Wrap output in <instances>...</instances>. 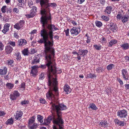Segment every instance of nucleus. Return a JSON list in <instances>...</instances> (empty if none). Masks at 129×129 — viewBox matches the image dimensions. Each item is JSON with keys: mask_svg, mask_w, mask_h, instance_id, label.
<instances>
[{"mask_svg": "<svg viewBox=\"0 0 129 129\" xmlns=\"http://www.w3.org/2000/svg\"><path fill=\"white\" fill-rule=\"evenodd\" d=\"M13 120L12 118H11L8 119L5 122V124L6 125H11L13 124Z\"/></svg>", "mask_w": 129, "mask_h": 129, "instance_id": "72a5a7b5", "label": "nucleus"}, {"mask_svg": "<svg viewBox=\"0 0 129 129\" xmlns=\"http://www.w3.org/2000/svg\"><path fill=\"white\" fill-rule=\"evenodd\" d=\"M10 26V24H5L4 27V29H3L2 31V32L4 34L6 33L9 30V28Z\"/></svg>", "mask_w": 129, "mask_h": 129, "instance_id": "4468645a", "label": "nucleus"}, {"mask_svg": "<svg viewBox=\"0 0 129 129\" xmlns=\"http://www.w3.org/2000/svg\"><path fill=\"white\" fill-rule=\"evenodd\" d=\"M40 36L42 37V39L38 40V42L39 43L44 44L45 50L44 52V55L46 58V63L45 64L41 65L39 68L43 69H45L47 66L49 71L48 75V85L49 88L53 87L55 83V86L57 85V82L56 79L53 77L51 73V71H52L53 68V63L52 61L55 55L54 50L52 47L53 45V38L51 39L49 38V36L47 35H43L42 34Z\"/></svg>", "mask_w": 129, "mask_h": 129, "instance_id": "f257e3e1", "label": "nucleus"}, {"mask_svg": "<svg viewBox=\"0 0 129 129\" xmlns=\"http://www.w3.org/2000/svg\"><path fill=\"white\" fill-rule=\"evenodd\" d=\"M122 74L123 78L126 80L128 79V75L127 71L126 69H123L122 71Z\"/></svg>", "mask_w": 129, "mask_h": 129, "instance_id": "ddd939ff", "label": "nucleus"}, {"mask_svg": "<svg viewBox=\"0 0 129 129\" xmlns=\"http://www.w3.org/2000/svg\"><path fill=\"white\" fill-rule=\"evenodd\" d=\"M129 18L128 15H124L121 18L122 21L123 23H125L127 21Z\"/></svg>", "mask_w": 129, "mask_h": 129, "instance_id": "4be33fe9", "label": "nucleus"}, {"mask_svg": "<svg viewBox=\"0 0 129 129\" xmlns=\"http://www.w3.org/2000/svg\"><path fill=\"white\" fill-rule=\"evenodd\" d=\"M55 83H54V86L53 87L50 88L49 90L47 93L46 95L47 98L48 100L51 101L50 104L52 109L56 111L57 118L54 120V121L56 124L59 125L60 127V125L61 124H63V122L62 118L61 113L59 111L66 109L67 108V107L65 105L62 104H57L55 103V95L57 96L58 95L57 85L55 86Z\"/></svg>", "mask_w": 129, "mask_h": 129, "instance_id": "7ed1b4c3", "label": "nucleus"}, {"mask_svg": "<svg viewBox=\"0 0 129 129\" xmlns=\"http://www.w3.org/2000/svg\"><path fill=\"white\" fill-rule=\"evenodd\" d=\"M101 40V42L103 44H104L106 42V39L104 37H103L101 39H100Z\"/></svg>", "mask_w": 129, "mask_h": 129, "instance_id": "3c124183", "label": "nucleus"}, {"mask_svg": "<svg viewBox=\"0 0 129 129\" xmlns=\"http://www.w3.org/2000/svg\"><path fill=\"white\" fill-rule=\"evenodd\" d=\"M112 9V7L111 6H107L104 12L106 14H110L111 13Z\"/></svg>", "mask_w": 129, "mask_h": 129, "instance_id": "f3484780", "label": "nucleus"}, {"mask_svg": "<svg viewBox=\"0 0 129 129\" xmlns=\"http://www.w3.org/2000/svg\"><path fill=\"white\" fill-rule=\"evenodd\" d=\"M36 52V50L34 49H30V51H29L30 54H33Z\"/></svg>", "mask_w": 129, "mask_h": 129, "instance_id": "4d7b16f0", "label": "nucleus"}, {"mask_svg": "<svg viewBox=\"0 0 129 129\" xmlns=\"http://www.w3.org/2000/svg\"><path fill=\"white\" fill-rule=\"evenodd\" d=\"M4 45L2 42H0V51H2L3 49Z\"/></svg>", "mask_w": 129, "mask_h": 129, "instance_id": "6e6d98bb", "label": "nucleus"}, {"mask_svg": "<svg viewBox=\"0 0 129 129\" xmlns=\"http://www.w3.org/2000/svg\"><path fill=\"white\" fill-rule=\"evenodd\" d=\"M8 44L11 46L14 47L15 46V42L11 41H9Z\"/></svg>", "mask_w": 129, "mask_h": 129, "instance_id": "c03bdc74", "label": "nucleus"}, {"mask_svg": "<svg viewBox=\"0 0 129 129\" xmlns=\"http://www.w3.org/2000/svg\"><path fill=\"white\" fill-rule=\"evenodd\" d=\"M64 89L65 92V93L67 94L70 93L71 91V89L68 85H65L64 87Z\"/></svg>", "mask_w": 129, "mask_h": 129, "instance_id": "dca6fc26", "label": "nucleus"}, {"mask_svg": "<svg viewBox=\"0 0 129 129\" xmlns=\"http://www.w3.org/2000/svg\"><path fill=\"white\" fill-rule=\"evenodd\" d=\"M96 75L94 74H92L91 73H89L87 75L86 77L87 78H95L96 77Z\"/></svg>", "mask_w": 129, "mask_h": 129, "instance_id": "c9c22d12", "label": "nucleus"}, {"mask_svg": "<svg viewBox=\"0 0 129 129\" xmlns=\"http://www.w3.org/2000/svg\"><path fill=\"white\" fill-rule=\"evenodd\" d=\"M7 9V7L6 6H4L1 8V11L3 13H5L6 12V10Z\"/></svg>", "mask_w": 129, "mask_h": 129, "instance_id": "09e8293b", "label": "nucleus"}, {"mask_svg": "<svg viewBox=\"0 0 129 129\" xmlns=\"http://www.w3.org/2000/svg\"><path fill=\"white\" fill-rule=\"evenodd\" d=\"M85 0H78V3L81 4Z\"/></svg>", "mask_w": 129, "mask_h": 129, "instance_id": "774afa93", "label": "nucleus"}, {"mask_svg": "<svg viewBox=\"0 0 129 129\" xmlns=\"http://www.w3.org/2000/svg\"><path fill=\"white\" fill-rule=\"evenodd\" d=\"M35 117L33 116L28 120V124L30 125L33 123L35 121Z\"/></svg>", "mask_w": 129, "mask_h": 129, "instance_id": "2f4dec72", "label": "nucleus"}, {"mask_svg": "<svg viewBox=\"0 0 129 129\" xmlns=\"http://www.w3.org/2000/svg\"><path fill=\"white\" fill-rule=\"evenodd\" d=\"M108 26L109 27V28L111 30L114 32L116 31L117 27L116 24H114L113 23H111L109 24Z\"/></svg>", "mask_w": 129, "mask_h": 129, "instance_id": "1a4fd4ad", "label": "nucleus"}, {"mask_svg": "<svg viewBox=\"0 0 129 129\" xmlns=\"http://www.w3.org/2000/svg\"><path fill=\"white\" fill-rule=\"evenodd\" d=\"M101 18L103 20L107 21H108L109 20V17L104 15L102 16Z\"/></svg>", "mask_w": 129, "mask_h": 129, "instance_id": "de8ad7c7", "label": "nucleus"}, {"mask_svg": "<svg viewBox=\"0 0 129 129\" xmlns=\"http://www.w3.org/2000/svg\"><path fill=\"white\" fill-rule=\"evenodd\" d=\"M36 13L33 11H30V13L28 14H26L25 16L27 18L33 17L35 15Z\"/></svg>", "mask_w": 129, "mask_h": 129, "instance_id": "5701e85b", "label": "nucleus"}, {"mask_svg": "<svg viewBox=\"0 0 129 129\" xmlns=\"http://www.w3.org/2000/svg\"><path fill=\"white\" fill-rule=\"evenodd\" d=\"M89 108H90L93 110H96L98 109V108L95 104L93 103H91L89 105Z\"/></svg>", "mask_w": 129, "mask_h": 129, "instance_id": "c756f323", "label": "nucleus"}, {"mask_svg": "<svg viewBox=\"0 0 129 129\" xmlns=\"http://www.w3.org/2000/svg\"><path fill=\"white\" fill-rule=\"evenodd\" d=\"M7 72V69L6 67H4L3 69H0V74L5 75Z\"/></svg>", "mask_w": 129, "mask_h": 129, "instance_id": "b1692460", "label": "nucleus"}, {"mask_svg": "<svg viewBox=\"0 0 129 129\" xmlns=\"http://www.w3.org/2000/svg\"><path fill=\"white\" fill-rule=\"evenodd\" d=\"M114 122L116 124L119 126H123L124 125L123 121H120L117 118L115 119Z\"/></svg>", "mask_w": 129, "mask_h": 129, "instance_id": "a211bd4d", "label": "nucleus"}, {"mask_svg": "<svg viewBox=\"0 0 129 129\" xmlns=\"http://www.w3.org/2000/svg\"><path fill=\"white\" fill-rule=\"evenodd\" d=\"M53 68H54L53 69V70L52 71H51V73H53V74H60L61 73V70L60 68H56L55 67V65L53 63V65L52 66Z\"/></svg>", "mask_w": 129, "mask_h": 129, "instance_id": "6e6552de", "label": "nucleus"}, {"mask_svg": "<svg viewBox=\"0 0 129 129\" xmlns=\"http://www.w3.org/2000/svg\"><path fill=\"white\" fill-rule=\"evenodd\" d=\"M88 52V51L87 50H80L79 52V55H81L82 56H84L86 55Z\"/></svg>", "mask_w": 129, "mask_h": 129, "instance_id": "aec40b11", "label": "nucleus"}, {"mask_svg": "<svg viewBox=\"0 0 129 129\" xmlns=\"http://www.w3.org/2000/svg\"><path fill=\"white\" fill-rule=\"evenodd\" d=\"M5 113L4 111H0V116H3L5 115Z\"/></svg>", "mask_w": 129, "mask_h": 129, "instance_id": "0e129e2a", "label": "nucleus"}, {"mask_svg": "<svg viewBox=\"0 0 129 129\" xmlns=\"http://www.w3.org/2000/svg\"><path fill=\"white\" fill-rule=\"evenodd\" d=\"M80 30L79 28L73 27V34L76 35L80 32Z\"/></svg>", "mask_w": 129, "mask_h": 129, "instance_id": "393cba45", "label": "nucleus"}, {"mask_svg": "<svg viewBox=\"0 0 129 129\" xmlns=\"http://www.w3.org/2000/svg\"><path fill=\"white\" fill-rule=\"evenodd\" d=\"M108 124L107 122V121L106 120H102L99 124L100 125H101L102 127H107L108 126Z\"/></svg>", "mask_w": 129, "mask_h": 129, "instance_id": "412c9836", "label": "nucleus"}, {"mask_svg": "<svg viewBox=\"0 0 129 129\" xmlns=\"http://www.w3.org/2000/svg\"><path fill=\"white\" fill-rule=\"evenodd\" d=\"M13 48L10 46H7L5 47V52L7 54H10L12 51Z\"/></svg>", "mask_w": 129, "mask_h": 129, "instance_id": "2eb2a0df", "label": "nucleus"}, {"mask_svg": "<svg viewBox=\"0 0 129 129\" xmlns=\"http://www.w3.org/2000/svg\"><path fill=\"white\" fill-rule=\"evenodd\" d=\"M25 83L24 82L22 83L19 87V89L22 91H23L25 89Z\"/></svg>", "mask_w": 129, "mask_h": 129, "instance_id": "7c9ffc66", "label": "nucleus"}, {"mask_svg": "<svg viewBox=\"0 0 129 129\" xmlns=\"http://www.w3.org/2000/svg\"><path fill=\"white\" fill-rule=\"evenodd\" d=\"M37 120L40 122L42 123L43 122V117L40 115H38L37 116Z\"/></svg>", "mask_w": 129, "mask_h": 129, "instance_id": "58836bf2", "label": "nucleus"}, {"mask_svg": "<svg viewBox=\"0 0 129 129\" xmlns=\"http://www.w3.org/2000/svg\"><path fill=\"white\" fill-rule=\"evenodd\" d=\"M39 62V59L38 57L34 56L33 58L31 63L32 64H36Z\"/></svg>", "mask_w": 129, "mask_h": 129, "instance_id": "6ab92c4d", "label": "nucleus"}, {"mask_svg": "<svg viewBox=\"0 0 129 129\" xmlns=\"http://www.w3.org/2000/svg\"><path fill=\"white\" fill-rule=\"evenodd\" d=\"M31 10L33 11L34 12L36 13V12L37 11V8L35 6H33L32 7Z\"/></svg>", "mask_w": 129, "mask_h": 129, "instance_id": "bf43d9fd", "label": "nucleus"}, {"mask_svg": "<svg viewBox=\"0 0 129 129\" xmlns=\"http://www.w3.org/2000/svg\"><path fill=\"white\" fill-rule=\"evenodd\" d=\"M117 116L120 118H125L127 115V111L125 110L118 111L117 112Z\"/></svg>", "mask_w": 129, "mask_h": 129, "instance_id": "423d86ee", "label": "nucleus"}, {"mask_svg": "<svg viewBox=\"0 0 129 129\" xmlns=\"http://www.w3.org/2000/svg\"><path fill=\"white\" fill-rule=\"evenodd\" d=\"M6 85V88L9 89H12L14 86L13 84L10 83H7Z\"/></svg>", "mask_w": 129, "mask_h": 129, "instance_id": "bb28decb", "label": "nucleus"}, {"mask_svg": "<svg viewBox=\"0 0 129 129\" xmlns=\"http://www.w3.org/2000/svg\"><path fill=\"white\" fill-rule=\"evenodd\" d=\"M49 0H46L45 6L43 1L41 2V5L44 8L43 14L41 18V22L42 24V26L44 28L42 29L40 33V34L49 36V38L52 39L53 38V31L58 30V28H56L53 24L48 23L49 20L51 19L50 13V7H55L56 4L54 3H49Z\"/></svg>", "mask_w": 129, "mask_h": 129, "instance_id": "f03ea898", "label": "nucleus"}, {"mask_svg": "<svg viewBox=\"0 0 129 129\" xmlns=\"http://www.w3.org/2000/svg\"><path fill=\"white\" fill-rule=\"evenodd\" d=\"M73 54L75 55V57H77V58H78V60H80L81 59V57L80 56H79V52L78 53H77L76 51H74L73 52Z\"/></svg>", "mask_w": 129, "mask_h": 129, "instance_id": "e433bc0d", "label": "nucleus"}, {"mask_svg": "<svg viewBox=\"0 0 129 129\" xmlns=\"http://www.w3.org/2000/svg\"><path fill=\"white\" fill-rule=\"evenodd\" d=\"M121 47L124 50L128 49L129 48V45L127 43H126L122 44L121 45Z\"/></svg>", "mask_w": 129, "mask_h": 129, "instance_id": "f704fd0d", "label": "nucleus"}, {"mask_svg": "<svg viewBox=\"0 0 129 129\" xmlns=\"http://www.w3.org/2000/svg\"><path fill=\"white\" fill-rule=\"evenodd\" d=\"M10 99L12 100H16L17 98L14 95L13 93L10 94Z\"/></svg>", "mask_w": 129, "mask_h": 129, "instance_id": "a19ab883", "label": "nucleus"}, {"mask_svg": "<svg viewBox=\"0 0 129 129\" xmlns=\"http://www.w3.org/2000/svg\"><path fill=\"white\" fill-rule=\"evenodd\" d=\"M114 66L113 64H111L108 65L107 67V69L109 70H111L114 67Z\"/></svg>", "mask_w": 129, "mask_h": 129, "instance_id": "4c0bfd02", "label": "nucleus"}, {"mask_svg": "<svg viewBox=\"0 0 129 129\" xmlns=\"http://www.w3.org/2000/svg\"><path fill=\"white\" fill-rule=\"evenodd\" d=\"M95 24L96 26L98 27H100L102 25V22L99 21H96Z\"/></svg>", "mask_w": 129, "mask_h": 129, "instance_id": "ea45409f", "label": "nucleus"}, {"mask_svg": "<svg viewBox=\"0 0 129 129\" xmlns=\"http://www.w3.org/2000/svg\"><path fill=\"white\" fill-rule=\"evenodd\" d=\"M14 61L13 60L9 59L7 61V62L9 65H11L13 62Z\"/></svg>", "mask_w": 129, "mask_h": 129, "instance_id": "13d9d810", "label": "nucleus"}, {"mask_svg": "<svg viewBox=\"0 0 129 129\" xmlns=\"http://www.w3.org/2000/svg\"><path fill=\"white\" fill-rule=\"evenodd\" d=\"M40 103L42 104H45L46 103V102L45 100L41 98L40 99Z\"/></svg>", "mask_w": 129, "mask_h": 129, "instance_id": "864d4df0", "label": "nucleus"}, {"mask_svg": "<svg viewBox=\"0 0 129 129\" xmlns=\"http://www.w3.org/2000/svg\"><path fill=\"white\" fill-rule=\"evenodd\" d=\"M117 42V41L116 40H112L109 43V47H111L112 45L116 44Z\"/></svg>", "mask_w": 129, "mask_h": 129, "instance_id": "c85d7f7f", "label": "nucleus"}, {"mask_svg": "<svg viewBox=\"0 0 129 129\" xmlns=\"http://www.w3.org/2000/svg\"><path fill=\"white\" fill-rule=\"evenodd\" d=\"M23 115V112L22 111H17L16 115H15V118L16 120H20Z\"/></svg>", "mask_w": 129, "mask_h": 129, "instance_id": "f8f14e48", "label": "nucleus"}, {"mask_svg": "<svg viewBox=\"0 0 129 129\" xmlns=\"http://www.w3.org/2000/svg\"><path fill=\"white\" fill-rule=\"evenodd\" d=\"M96 71L98 72H102L104 70V69L102 67H98L96 69Z\"/></svg>", "mask_w": 129, "mask_h": 129, "instance_id": "8fccbe9b", "label": "nucleus"}, {"mask_svg": "<svg viewBox=\"0 0 129 129\" xmlns=\"http://www.w3.org/2000/svg\"><path fill=\"white\" fill-rule=\"evenodd\" d=\"M17 98L20 96V94L17 91L15 90L12 93Z\"/></svg>", "mask_w": 129, "mask_h": 129, "instance_id": "a18cd8bd", "label": "nucleus"}, {"mask_svg": "<svg viewBox=\"0 0 129 129\" xmlns=\"http://www.w3.org/2000/svg\"><path fill=\"white\" fill-rule=\"evenodd\" d=\"M13 12L14 13L18 14L19 12V10L17 8L15 7L13 9Z\"/></svg>", "mask_w": 129, "mask_h": 129, "instance_id": "49530a36", "label": "nucleus"}, {"mask_svg": "<svg viewBox=\"0 0 129 129\" xmlns=\"http://www.w3.org/2000/svg\"><path fill=\"white\" fill-rule=\"evenodd\" d=\"M29 101H28L24 100L20 102V104L22 105L27 106L28 104Z\"/></svg>", "mask_w": 129, "mask_h": 129, "instance_id": "473e14b6", "label": "nucleus"}, {"mask_svg": "<svg viewBox=\"0 0 129 129\" xmlns=\"http://www.w3.org/2000/svg\"><path fill=\"white\" fill-rule=\"evenodd\" d=\"M38 67L37 66H33L31 67V70L30 72L31 76H34L37 75L38 71L37 68Z\"/></svg>", "mask_w": 129, "mask_h": 129, "instance_id": "0eeeda50", "label": "nucleus"}, {"mask_svg": "<svg viewBox=\"0 0 129 129\" xmlns=\"http://www.w3.org/2000/svg\"><path fill=\"white\" fill-rule=\"evenodd\" d=\"M37 31V30L36 29H34L30 33V34H34L36 33Z\"/></svg>", "mask_w": 129, "mask_h": 129, "instance_id": "338daca9", "label": "nucleus"}, {"mask_svg": "<svg viewBox=\"0 0 129 129\" xmlns=\"http://www.w3.org/2000/svg\"><path fill=\"white\" fill-rule=\"evenodd\" d=\"M22 53L24 56H28L30 55L29 51L28 50V49H24L22 51Z\"/></svg>", "mask_w": 129, "mask_h": 129, "instance_id": "a878e982", "label": "nucleus"}, {"mask_svg": "<svg viewBox=\"0 0 129 129\" xmlns=\"http://www.w3.org/2000/svg\"><path fill=\"white\" fill-rule=\"evenodd\" d=\"M13 37L16 39H18L19 36L18 33L16 32H14Z\"/></svg>", "mask_w": 129, "mask_h": 129, "instance_id": "5fc2aeb1", "label": "nucleus"}, {"mask_svg": "<svg viewBox=\"0 0 129 129\" xmlns=\"http://www.w3.org/2000/svg\"><path fill=\"white\" fill-rule=\"evenodd\" d=\"M57 118V116H56L55 118L54 117L53 115L49 116L47 118L44 120V124L46 125H48L50 123L51 121L53 120V123L57 125V127L54 126L53 129H62L63 128L62 127V124L60 125V127L59 126V125L56 124L54 121V120Z\"/></svg>", "mask_w": 129, "mask_h": 129, "instance_id": "20e7f679", "label": "nucleus"}, {"mask_svg": "<svg viewBox=\"0 0 129 129\" xmlns=\"http://www.w3.org/2000/svg\"><path fill=\"white\" fill-rule=\"evenodd\" d=\"M15 55L16 56V59L17 61H19L21 58L20 53L19 52H17L15 54Z\"/></svg>", "mask_w": 129, "mask_h": 129, "instance_id": "cd10ccee", "label": "nucleus"}, {"mask_svg": "<svg viewBox=\"0 0 129 129\" xmlns=\"http://www.w3.org/2000/svg\"><path fill=\"white\" fill-rule=\"evenodd\" d=\"M117 81L119 82L121 85H122L123 82L122 80L120 78L117 79Z\"/></svg>", "mask_w": 129, "mask_h": 129, "instance_id": "e2e57ef3", "label": "nucleus"}, {"mask_svg": "<svg viewBox=\"0 0 129 129\" xmlns=\"http://www.w3.org/2000/svg\"><path fill=\"white\" fill-rule=\"evenodd\" d=\"M25 21L24 20L20 21L18 23H16L14 26V28L18 30H20L23 27L24 25Z\"/></svg>", "mask_w": 129, "mask_h": 129, "instance_id": "39448f33", "label": "nucleus"}, {"mask_svg": "<svg viewBox=\"0 0 129 129\" xmlns=\"http://www.w3.org/2000/svg\"><path fill=\"white\" fill-rule=\"evenodd\" d=\"M122 16L121 14H118L116 16L117 19H121L122 18Z\"/></svg>", "mask_w": 129, "mask_h": 129, "instance_id": "680f3d73", "label": "nucleus"}, {"mask_svg": "<svg viewBox=\"0 0 129 129\" xmlns=\"http://www.w3.org/2000/svg\"><path fill=\"white\" fill-rule=\"evenodd\" d=\"M28 3L29 7L31 8L33 5V2L31 0H28Z\"/></svg>", "mask_w": 129, "mask_h": 129, "instance_id": "603ef678", "label": "nucleus"}, {"mask_svg": "<svg viewBox=\"0 0 129 129\" xmlns=\"http://www.w3.org/2000/svg\"><path fill=\"white\" fill-rule=\"evenodd\" d=\"M93 47L95 48L96 50H99L101 49V45H93Z\"/></svg>", "mask_w": 129, "mask_h": 129, "instance_id": "79ce46f5", "label": "nucleus"}, {"mask_svg": "<svg viewBox=\"0 0 129 129\" xmlns=\"http://www.w3.org/2000/svg\"><path fill=\"white\" fill-rule=\"evenodd\" d=\"M39 125L36 123H34L33 125L30 126L31 129H36L39 126Z\"/></svg>", "mask_w": 129, "mask_h": 129, "instance_id": "37998d69", "label": "nucleus"}, {"mask_svg": "<svg viewBox=\"0 0 129 129\" xmlns=\"http://www.w3.org/2000/svg\"><path fill=\"white\" fill-rule=\"evenodd\" d=\"M26 43V41L24 39L19 40L18 42V45L20 46H23L25 45Z\"/></svg>", "mask_w": 129, "mask_h": 129, "instance_id": "9b49d317", "label": "nucleus"}, {"mask_svg": "<svg viewBox=\"0 0 129 129\" xmlns=\"http://www.w3.org/2000/svg\"><path fill=\"white\" fill-rule=\"evenodd\" d=\"M100 3L101 4L104 5L105 4V0H100Z\"/></svg>", "mask_w": 129, "mask_h": 129, "instance_id": "69168bd1", "label": "nucleus"}, {"mask_svg": "<svg viewBox=\"0 0 129 129\" xmlns=\"http://www.w3.org/2000/svg\"><path fill=\"white\" fill-rule=\"evenodd\" d=\"M44 73H42L40 75L39 79L41 80H42L44 77Z\"/></svg>", "mask_w": 129, "mask_h": 129, "instance_id": "052dcab7", "label": "nucleus"}, {"mask_svg": "<svg viewBox=\"0 0 129 129\" xmlns=\"http://www.w3.org/2000/svg\"><path fill=\"white\" fill-rule=\"evenodd\" d=\"M43 1V2H44V4H43V5H44V6H45L46 0H36V2L38 4L39 3H40V5L41 7V13L42 16H43V11H44V7H43V5L42 6V5H41L42 2V1Z\"/></svg>", "mask_w": 129, "mask_h": 129, "instance_id": "9d476101", "label": "nucleus"}]
</instances>
